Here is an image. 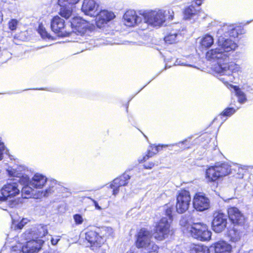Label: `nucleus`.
Here are the masks:
<instances>
[{
	"label": "nucleus",
	"instance_id": "44",
	"mask_svg": "<svg viewBox=\"0 0 253 253\" xmlns=\"http://www.w3.org/2000/svg\"><path fill=\"white\" fill-rule=\"evenodd\" d=\"M51 193V189H49L45 190L44 191H42L41 194L43 196L46 197V196H47L48 195V194Z\"/></svg>",
	"mask_w": 253,
	"mask_h": 253
},
{
	"label": "nucleus",
	"instance_id": "46",
	"mask_svg": "<svg viewBox=\"0 0 253 253\" xmlns=\"http://www.w3.org/2000/svg\"><path fill=\"white\" fill-rule=\"evenodd\" d=\"M59 240H60L59 239H54L53 238H52L51 240V244L53 245H55L57 244V243L59 241Z\"/></svg>",
	"mask_w": 253,
	"mask_h": 253
},
{
	"label": "nucleus",
	"instance_id": "2",
	"mask_svg": "<svg viewBox=\"0 0 253 253\" xmlns=\"http://www.w3.org/2000/svg\"><path fill=\"white\" fill-rule=\"evenodd\" d=\"M188 232L194 238L201 241H208L211 239V232L207 226L201 222L194 223L187 227Z\"/></svg>",
	"mask_w": 253,
	"mask_h": 253
},
{
	"label": "nucleus",
	"instance_id": "22",
	"mask_svg": "<svg viewBox=\"0 0 253 253\" xmlns=\"http://www.w3.org/2000/svg\"><path fill=\"white\" fill-rule=\"evenodd\" d=\"M51 29L55 33L62 32L65 27L64 20L58 16H54L51 21Z\"/></svg>",
	"mask_w": 253,
	"mask_h": 253
},
{
	"label": "nucleus",
	"instance_id": "3",
	"mask_svg": "<svg viewBox=\"0 0 253 253\" xmlns=\"http://www.w3.org/2000/svg\"><path fill=\"white\" fill-rule=\"evenodd\" d=\"M230 170V167L226 164L211 167L206 170V178L209 182L215 181L220 177L228 175Z\"/></svg>",
	"mask_w": 253,
	"mask_h": 253
},
{
	"label": "nucleus",
	"instance_id": "49",
	"mask_svg": "<svg viewBox=\"0 0 253 253\" xmlns=\"http://www.w3.org/2000/svg\"><path fill=\"white\" fill-rule=\"evenodd\" d=\"M178 65H185V64L183 63H177Z\"/></svg>",
	"mask_w": 253,
	"mask_h": 253
},
{
	"label": "nucleus",
	"instance_id": "14",
	"mask_svg": "<svg viewBox=\"0 0 253 253\" xmlns=\"http://www.w3.org/2000/svg\"><path fill=\"white\" fill-rule=\"evenodd\" d=\"M151 235L149 231L145 229H141L138 234L136 246L138 248L145 249L152 242Z\"/></svg>",
	"mask_w": 253,
	"mask_h": 253
},
{
	"label": "nucleus",
	"instance_id": "45",
	"mask_svg": "<svg viewBox=\"0 0 253 253\" xmlns=\"http://www.w3.org/2000/svg\"><path fill=\"white\" fill-rule=\"evenodd\" d=\"M154 166V164L152 163L149 164L148 165H144V167L145 169H152Z\"/></svg>",
	"mask_w": 253,
	"mask_h": 253
},
{
	"label": "nucleus",
	"instance_id": "29",
	"mask_svg": "<svg viewBox=\"0 0 253 253\" xmlns=\"http://www.w3.org/2000/svg\"><path fill=\"white\" fill-rule=\"evenodd\" d=\"M36 234L37 233L34 232V228L33 229L27 230L23 234V236L25 240H38L37 238Z\"/></svg>",
	"mask_w": 253,
	"mask_h": 253
},
{
	"label": "nucleus",
	"instance_id": "10",
	"mask_svg": "<svg viewBox=\"0 0 253 253\" xmlns=\"http://www.w3.org/2000/svg\"><path fill=\"white\" fill-rule=\"evenodd\" d=\"M213 217L212 229L215 232L220 233L225 229L226 226L227 216L223 213L215 212L213 213Z\"/></svg>",
	"mask_w": 253,
	"mask_h": 253
},
{
	"label": "nucleus",
	"instance_id": "32",
	"mask_svg": "<svg viewBox=\"0 0 253 253\" xmlns=\"http://www.w3.org/2000/svg\"><path fill=\"white\" fill-rule=\"evenodd\" d=\"M158 247L153 242H151L144 249V253H157Z\"/></svg>",
	"mask_w": 253,
	"mask_h": 253
},
{
	"label": "nucleus",
	"instance_id": "21",
	"mask_svg": "<svg viewBox=\"0 0 253 253\" xmlns=\"http://www.w3.org/2000/svg\"><path fill=\"white\" fill-rule=\"evenodd\" d=\"M217 34L218 37H222L223 35L226 36V34L230 37H234L238 35V33L234 25H224L218 30Z\"/></svg>",
	"mask_w": 253,
	"mask_h": 253
},
{
	"label": "nucleus",
	"instance_id": "50",
	"mask_svg": "<svg viewBox=\"0 0 253 253\" xmlns=\"http://www.w3.org/2000/svg\"><path fill=\"white\" fill-rule=\"evenodd\" d=\"M224 80H225V79H224V78H223V79H222V78H221V79H220V80L222 81L223 82H224Z\"/></svg>",
	"mask_w": 253,
	"mask_h": 253
},
{
	"label": "nucleus",
	"instance_id": "28",
	"mask_svg": "<svg viewBox=\"0 0 253 253\" xmlns=\"http://www.w3.org/2000/svg\"><path fill=\"white\" fill-rule=\"evenodd\" d=\"M34 232H36L37 239L42 238L47 234V229L46 226L39 225L37 228H34Z\"/></svg>",
	"mask_w": 253,
	"mask_h": 253
},
{
	"label": "nucleus",
	"instance_id": "30",
	"mask_svg": "<svg viewBox=\"0 0 253 253\" xmlns=\"http://www.w3.org/2000/svg\"><path fill=\"white\" fill-rule=\"evenodd\" d=\"M29 221V220L28 219L25 218H23L21 220L17 223L15 221H13L12 227L14 228L15 230L21 229Z\"/></svg>",
	"mask_w": 253,
	"mask_h": 253
},
{
	"label": "nucleus",
	"instance_id": "7",
	"mask_svg": "<svg viewBox=\"0 0 253 253\" xmlns=\"http://www.w3.org/2000/svg\"><path fill=\"white\" fill-rule=\"evenodd\" d=\"M190 202L191 197L189 192L185 190H181L177 197L176 205L177 211L180 213L186 211L188 209Z\"/></svg>",
	"mask_w": 253,
	"mask_h": 253
},
{
	"label": "nucleus",
	"instance_id": "33",
	"mask_svg": "<svg viewBox=\"0 0 253 253\" xmlns=\"http://www.w3.org/2000/svg\"><path fill=\"white\" fill-rule=\"evenodd\" d=\"M178 36V35L176 32L171 33L165 38V42L169 44L174 43L176 41Z\"/></svg>",
	"mask_w": 253,
	"mask_h": 253
},
{
	"label": "nucleus",
	"instance_id": "13",
	"mask_svg": "<svg viewBox=\"0 0 253 253\" xmlns=\"http://www.w3.org/2000/svg\"><path fill=\"white\" fill-rule=\"evenodd\" d=\"M73 29L72 32L77 35H82L85 33L89 27V23L85 20L80 17H75L71 22Z\"/></svg>",
	"mask_w": 253,
	"mask_h": 253
},
{
	"label": "nucleus",
	"instance_id": "1",
	"mask_svg": "<svg viewBox=\"0 0 253 253\" xmlns=\"http://www.w3.org/2000/svg\"><path fill=\"white\" fill-rule=\"evenodd\" d=\"M218 47L209 50L206 53V58L210 61H220L226 60L228 58V52L235 50L237 44L231 39L218 37Z\"/></svg>",
	"mask_w": 253,
	"mask_h": 253
},
{
	"label": "nucleus",
	"instance_id": "31",
	"mask_svg": "<svg viewBox=\"0 0 253 253\" xmlns=\"http://www.w3.org/2000/svg\"><path fill=\"white\" fill-rule=\"evenodd\" d=\"M234 89L235 91L236 95L238 98L239 102L240 103L245 102L246 101V97L245 93L237 86H234Z\"/></svg>",
	"mask_w": 253,
	"mask_h": 253
},
{
	"label": "nucleus",
	"instance_id": "41",
	"mask_svg": "<svg viewBox=\"0 0 253 253\" xmlns=\"http://www.w3.org/2000/svg\"><path fill=\"white\" fill-rule=\"evenodd\" d=\"M173 211V207L167 206V209H166V214L169 217V220H171V213Z\"/></svg>",
	"mask_w": 253,
	"mask_h": 253
},
{
	"label": "nucleus",
	"instance_id": "40",
	"mask_svg": "<svg viewBox=\"0 0 253 253\" xmlns=\"http://www.w3.org/2000/svg\"><path fill=\"white\" fill-rule=\"evenodd\" d=\"M74 219L77 224H81L83 222L82 216L80 214H75L74 215Z\"/></svg>",
	"mask_w": 253,
	"mask_h": 253
},
{
	"label": "nucleus",
	"instance_id": "37",
	"mask_svg": "<svg viewBox=\"0 0 253 253\" xmlns=\"http://www.w3.org/2000/svg\"><path fill=\"white\" fill-rule=\"evenodd\" d=\"M152 147V150L155 149L154 152H151L150 150H149L148 151L147 154L143 157V159L142 160H141V162L142 161H145L147 160H148L150 157H152L153 156H154L155 154H156L157 153H158L159 151V146H155L154 147Z\"/></svg>",
	"mask_w": 253,
	"mask_h": 253
},
{
	"label": "nucleus",
	"instance_id": "8",
	"mask_svg": "<svg viewBox=\"0 0 253 253\" xmlns=\"http://www.w3.org/2000/svg\"><path fill=\"white\" fill-rule=\"evenodd\" d=\"M218 65L215 67V71L221 75H225L231 80V75L233 72H238L240 71V67L234 62L228 64H221L220 61H217Z\"/></svg>",
	"mask_w": 253,
	"mask_h": 253
},
{
	"label": "nucleus",
	"instance_id": "24",
	"mask_svg": "<svg viewBox=\"0 0 253 253\" xmlns=\"http://www.w3.org/2000/svg\"><path fill=\"white\" fill-rule=\"evenodd\" d=\"M85 239L90 244L98 245L102 239L95 231L89 230L85 234Z\"/></svg>",
	"mask_w": 253,
	"mask_h": 253
},
{
	"label": "nucleus",
	"instance_id": "51",
	"mask_svg": "<svg viewBox=\"0 0 253 253\" xmlns=\"http://www.w3.org/2000/svg\"><path fill=\"white\" fill-rule=\"evenodd\" d=\"M25 180H26V181H28V178H27V177H25Z\"/></svg>",
	"mask_w": 253,
	"mask_h": 253
},
{
	"label": "nucleus",
	"instance_id": "11",
	"mask_svg": "<svg viewBox=\"0 0 253 253\" xmlns=\"http://www.w3.org/2000/svg\"><path fill=\"white\" fill-rule=\"evenodd\" d=\"M193 206L198 211H205L210 208V200L204 194L197 193L193 199Z\"/></svg>",
	"mask_w": 253,
	"mask_h": 253
},
{
	"label": "nucleus",
	"instance_id": "36",
	"mask_svg": "<svg viewBox=\"0 0 253 253\" xmlns=\"http://www.w3.org/2000/svg\"><path fill=\"white\" fill-rule=\"evenodd\" d=\"M38 32L41 36V37L43 39H50V36L49 34L46 32L45 28L43 26L42 24H40L38 28Z\"/></svg>",
	"mask_w": 253,
	"mask_h": 253
},
{
	"label": "nucleus",
	"instance_id": "4",
	"mask_svg": "<svg viewBox=\"0 0 253 253\" xmlns=\"http://www.w3.org/2000/svg\"><path fill=\"white\" fill-rule=\"evenodd\" d=\"M145 23L154 26H161L166 20L165 12L162 10H151L143 13Z\"/></svg>",
	"mask_w": 253,
	"mask_h": 253
},
{
	"label": "nucleus",
	"instance_id": "27",
	"mask_svg": "<svg viewBox=\"0 0 253 253\" xmlns=\"http://www.w3.org/2000/svg\"><path fill=\"white\" fill-rule=\"evenodd\" d=\"M197 14V11L192 5L186 8L184 11V19H190Z\"/></svg>",
	"mask_w": 253,
	"mask_h": 253
},
{
	"label": "nucleus",
	"instance_id": "42",
	"mask_svg": "<svg viewBox=\"0 0 253 253\" xmlns=\"http://www.w3.org/2000/svg\"><path fill=\"white\" fill-rule=\"evenodd\" d=\"M7 171L8 172V174L12 176H16L18 177L19 173L17 172L15 169H8L7 170Z\"/></svg>",
	"mask_w": 253,
	"mask_h": 253
},
{
	"label": "nucleus",
	"instance_id": "6",
	"mask_svg": "<svg viewBox=\"0 0 253 253\" xmlns=\"http://www.w3.org/2000/svg\"><path fill=\"white\" fill-rule=\"evenodd\" d=\"M20 188L15 179L7 183L1 189L2 196H0V202L5 201L8 198H11L18 195Z\"/></svg>",
	"mask_w": 253,
	"mask_h": 253
},
{
	"label": "nucleus",
	"instance_id": "18",
	"mask_svg": "<svg viewBox=\"0 0 253 253\" xmlns=\"http://www.w3.org/2000/svg\"><path fill=\"white\" fill-rule=\"evenodd\" d=\"M229 219L235 224H242L244 221V217L239 210L235 207H231L228 210Z\"/></svg>",
	"mask_w": 253,
	"mask_h": 253
},
{
	"label": "nucleus",
	"instance_id": "20",
	"mask_svg": "<svg viewBox=\"0 0 253 253\" xmlns=\"http://www.w3.org/2000/svg\"><path fill=\"white\" fill-rule=\"evenodd\" d=\"M47 178L40 174H36L30 181V185L37 189L42 188L45 185Z\"/></svg>",
	"mask_w": 253,
	"mask_h": 253
},
{
	"label": "nucleus",
	"instance_id": "38",
	"mask_svg": "<svg viewBox=\"0 0 253 253\" xmlns=\"http://www.w3.org/2000/svg\"><path fill=\"white\" fill-rule=\"evenodd\" d=\"M18 23V21L15 19H11L8 22V28L10 30L13 31L15 30Z\"/></svg>",
	"mask_w": 253,
	"mask_h": 253
},
{
	"label": "nucleus",
	"instance_id": "47",
	"mask_svg": "<svg viewBox=\"0 0 253 253\" xmlns=\"http://www.w3.org/2000/svg\"><path fill=\"white\" fill-rule=\"evenodd\" d=\"M4 149V146H3V147L0 148V160H1L2 159V155H3V151Z\"/></svg>",
	"mask_w": 253,
	"mask_h": 253
},
{
	"label": "nucleus",
	"instance_id": "5",
	"mask_svg": "<svg viewBox=\"0 0 253 253\" xmlns=\"http://www.w3.org/2000/svg\"><path fill=\"white\" fill-rule=\"evenodd\" d=\"M170 232V223L167 218L164 217L156 225L153 236L156 240L162 241L168 237Z\"/></svg>",
	"mask_w": 253,
	"mask_h": 253
},
{
	"label": "nucleus",
	"instance_id": "26",
	"mask_svg": "<svg viewBox=\"0 0 253 253\" xmlns=\"http://www.w3.org/2000/svg\"><path fill=\"white\" fill-rule=\"evenodd\" d=\"M214 42V39L213 37L209 35H206L204 37H203L201 44L202 46L205 48L210 47Z\"/></svg>",
	"mask_w": 253,
	"mask_h": 253
},
{
	"label": "nucleus",
	"instance_id": "43",
	"mask_svg": "<svg viewBox=\"0 0 253 253\" xmlns=\"http://www.w3.org/2000/svg\"><path fill=\"white\" fill-rule=\"evenodd\" d=\"M93 203L94 204V206L95 207V208L98 210H102V208H101V207H100L98 205V204L97 203V202L94 200V199L91 198H89Z\"/></svg>",
	"mask_w": 253,
	"mask_h": 253
},
{
	"label": "nucleus",
	"instance_id": "16",
	"mask_svg": "<svg viewBox=\"0 0 253 253\" xmlns=\"http://www.w3.org/2000/svg\"><path fill=\"white\" fill-rule=\"evenodd\" d=\"M96 24L98 27L101 28L109 21L113 19L115 16L111 11L102 10L99 13L96 14Z\"/></svg>",
	"mask_w": 253,
	"mask_h": 253
},
{
	"label": "nucleus",
	"instance_id": "23",
	"mask_svg": "<svg viewBox=\"0 0 253 253\" xmlns=\"http://www.w3.org/2000/svg\"><path fill=\"white\" fill-rule=\"evenodd\" d=\"M231 247L224 241H219L214 244V253H230Z\"/></svg>",
	"mask_w": 253,
	"mask_h": 253
},
{
	"label": "nucleus",
	"instance_id": "9",
	"mask_svg": "<svg viewBox=\"0 0 253 253\" xmlns=\"http://www.w3.org/2000/svg\"><path fill=\"white\" fill-rule=\"evenodd\" d=\"M124 24L129 27L134 26L140 23L144 19L143 13L137 14L133 10L126 11L123 16Z\"/></svg>",
	"mask_w": 253,
	"mask_h": 253
},
{
	"label": "nucleus",
	"instance_id": "19",
	"mask_svg": "<svg viewBox=\"0 0 253 253\" xmlns=\"http://www.w3.org/2000/svg\"><path fill=\"white\" fill-rule=\"evenodd\" d=\"M129 178V175L124 174L119 178L115 179L110 185L111 188L113 189V195H117L119 192V188L122 186H125Z\"/></svg>",
	"mask_w": 253,
	"mask_h": 253
},
{
	"label": "nucleus",
	"instance_id": "34",
	"mask_svg": "<svg viewBox=\"0 0 253 253\" xmlns=\"http://www.w3.org/2000/svg\"><path fill=\"white\" fill-rule=\"evenodd\" d=\"M191 253H209L206 247L196 246L191 251Z\"/></svg>",
	"mask_w": 253,
	"mask_h": 253
},
{
	"label": "nucleus",
	"instance_id": "35",
	"mask_svg": "<svg viewBox=\"0 0 253 253\" xmlns=\"http://www.w3.org/2000/svg\"><path fill=\"white\" fill-rule=\"evenodd\" d=\"M229 235L231 237V239L235 242L239 240L241 237L240 232L235 229L230 231Z\"/></svg>",
	"mask_w": 253,
	"mask_h": 253
},
{
	"label": "nucleus",
	"instance_id": "12",
	"mask_svg": "<svg viewBox=\"0 0 253 253\" xmlns=\"http://www.w3.org/2000/svg\"><path fill=\"white\" fill-rule=\"evenodd\" d=\"M79 1V0H58V4L62 7L59 14L66 19L69 18L72 14V6Z\"/></svg>",
	"mask_w": 253,
	"mask_h": 253
},
{
	"label": "nucleus",
	"instance_id": "39",
	"mask_svg": "<svg viewBox=\"0 0 253 253\" xmlns=\"http://www.w3.org/2000/svg\"><path fill=\"white\" fill-rule=\"evenodd\" d=\"M235 111V110L232 108H227L222 113V115L226 116H230L233 114Z\"/></svg>",
	"mask_w": 253,
	"mask_h": 253
},
{
	"label": "nucleus",
	"instance_id": "48",
	"mask_svg": "<svg viewBox=\"0 0 253 253\" xmlns=\"http://www.w3.org/2000/svg\"><path fill=\"white\" fill-rule=\"evenodd\" d=\"M195 3L197 5H200L202 4V2L201 0H195Z\"/></svg>",
	"mask_w": 253,
	"mask_h": 253
},
{
	"label": "nucleus",
	"instance_id": "15",
	"mask_svg": "<svg viewBox=\"0 0 253 253\" xmlns=\"http://www.w3.org/2000/svg\"><path fill=\"white\" fill-rule=\"evenodd\" d=\"M43 241L42 240H31L23 245V253H37L41 249Z\"/></svg>",
	"mask_w": 253,
	"mask_h": 253
},
{
	"label": "nucleus",
	"instance_id": "17",
	"mask_svg": "<svg viewBox=\"0 0 253 253\" xmlns=\"http://www.w3.org/2000/svg\"><path fill=\"white\" fill-rule=\"evenodd\" d=\"M98 5L94 0H84L82 10L86 15L93 16L96 14Z\"/></svg>",
	"mask_w": 253,
	"mask_h": 253
},
{
	"label": "nucleus",
	"instance_id": "25",
	"mask_svg": "<svg viewBox=\"0 0 253 253\" xmlns=\"http://www.w3.org/2000/svg\"><path fill=\"white\" fill-rule=\"evenodd\" d=\"M32 186L30 185L25 186L21 190L22 196L23 198H31L34 195V190L32 188Z\"/></svg>",
	"mask_w": 253,
	"mask_h": 253
}]
</instances>
